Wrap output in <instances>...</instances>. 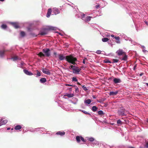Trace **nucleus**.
I'll list each match as a JSON object with an SVG mask.
<instances>
[{
	"label": "nucleus",
	"mask_w": 148,
	"mask_h": 148,
	"mask_svg": "<svg viewBox=\"0 0 148 148\" xmlns=\"http://www.w3.org/2000/svg\"><path fill=\"white\" fill-rule=\"evenodd\" d=\"M82 88L85 91H86L88 90L87 88L84 85H83L82 86Z\"/></svg>",
	"instance_id": "de8ad7c7"
},
{
	"label": "nucleus",
	"mask_w": 148,
	"mask_h": 148,
	"mask_svg": "<svg viewBox=\"0 0 148 148\" xmlns=\"http://www.w3.org/2000/svg\"><path fill=\"white\" fill-rule=\"evenodd\" d=\"M58 28L56 27L51 26H48L45 28H43L41 29L39 32V34L43 36L47 34L49 30H56Z\"/></svg>",
	"instance_id": "f03ea898"
},
{
	"label": "nucleus",
	"mask_w": 148,
	"mask_h": 148,
	"mask_svg": "<svg viewBox=\"0 0 148 148\" xmlns=\"http://www.w3.org/2000/svg\"><path fill=\"white\" fill-rule=\"evenodd\" d=\"M66 85L67 86H72V87H73V85H70V84H66Z\"/></svg>",
	"instance_id": "13d9d810"
},
{
	"label": "nucleus",
	"mask_w": 148,
	"mask_h": 148,
	"mask_svg": "<svg viewBox=\"0 0 148 148\" xmlns=\"http://www.w3.org/2000/svg\"><path fill=\"white\" fill-rule=\"evenodd\" d=\"M103 62L105 63H112L110 61L107 59L104 60L103 61Z\"/></svg>",
	"instance_id": "37998d69"
},
{
	"label": "nucleus",
	"mask_w": 148,
	"mask_h": 148,
	"mask_svg": "<svg viewBox=\"0 0 148 148\" xmlns=\"http://www.w3.org/2000/svg\"><path fill=\"white\" fill-rule=\"evenodd\" d=\"M40 133H41L42 132H46V130L45 128L43 127H40Z\"/></svg>",
	"instance_id": "ea45409f"
},
{
	"label": "nucleus",
	"mask_w": 148,
	"mask_h": 148,
	"mask_svg": "<svg viewBox=\"0 0 148 148\" xmlns=\"http://www.w3.org/2000/svg\"><path fill=\"white\" fill-rule=\"evenodd\" d=\"M42 51L44 53L45 56L49 57L51 55L50 51L49 48H45L42 50Z\"/></svg>",
	"instance_id": "39448f33"
},
{
	"label": "nucleus",
	"mask_w": 148,
	"mask_h": 148,
	"mask_svg": "<svg viewBox=\"0 0 148 148\" xmlns=\"http://www.w3.org/2000/svg\"><path fill=\"white\" fill-rule=\"evenodd\" d=\"M9 55H10L11 58H8L7 59L12 60L14 61H15L17 60H21V58H20L18 57L17 56H14L15 55L14 53H10Z\"/></svg>",
	"instance_id": "20e7f679"
},
{
	"label": "nucleus",
	"mask_w": 148,
	"mask_h": 148,
	"mask_svg": "<svg viewBox=\"0 0 148 148\" xmlns=\"http://www.w3.org/2000/svg\"><path fill=\"white\" fill-rule=\"evenodd\" d=\"M40 127H38L36 128L35 129V131L37 132V131H39L40 132Z\"/></svg>",
	"instance_id": "8fccbe9b"
},
{
	"label": "nucleus",
	"mask_w": 148,
	"mask_h": 148,
	"mask_svg": "<svg viewBox=\"0 0 148 148\" xmlns=\"http://www.w3.org/2000/svg\"><path fill=\"white\" fill-rule=\"evenodd\" d=\"M92 17L90 16H87L85 17L84 21H89L90 20Z\"/></svg>",
	"instance_id": "2f4dec72"
},
{
	"label": "nucleus",
	"mask_w": 148,
	"mask_h": 148,
	"mask_svg": "<svg viewBox=\"0 0 148 148\" xmlns=\"http://www.w3.org/2000/svg\"><path fill=\"white\" fill-rule=\"evenodd\" d=\"M128 40L129 41H131L132 42V44H133L132 43V39L130 38H128V39L126 40Z\"/></svg>",
	"instance_id": "4d7b16f0"
},
{
	"label": "nucleus",
	"mask_w": 148,
	"mask_h": 148,
	"mask_svg": "<svg viewBox=\"0 0 148 148\" xmlns=\"http://www.w3.org/2000/svg\"><path fill=\"white\" fill-rule=\"evenodd\" d=\"M23 71L27 75L30 76L33 75V73H32L27 69H24L23 70Z\"/></svg>",
	"instance_id": "9b49d317"
},
{
	"label": "nucleus",
	"mask_w": 148,
	"mask_h": 148,
	"mask_svg": "<svg viewBox=\"0 0 148 148\" xmlns=\"http://www.w3.org/2000/svg\"><path fill=\"white\" fill-rule=\"evenodd\" d=\"M11 24L16 29H17L19 27V26L16 23L12 22L11 23Z\"/></svg>",
	"instance_id": "5701e85b"
},
{
	"label": "nucleus",
	"mask_w": 148,
	"mask_h": 148,
	"mask_svg": "<svg viewBox=\"0 0 148 148\" xmlns=\"http://www.w3.org/2000/svg\"><path fill=\"white\" fill-rule=\"evenodd\" d=\"M116 53L119 56H120L123 55V54L125 53V52L123 51L122 49H119L118 50L116 51Z\"/></svg>",
	"instance_id": "4468645a"
},
{
	"label": "nucleus",
	"mask_w": 148,
	"mask_h": 148,
	"mask_svg": "<svg viewBox=\"0 0 148 148\" xmlns=\"http://www.w3.org/2000/svg\"><path fill=\"white\" fill-rule=\"evenodd\" d=\"M8 122L7 119H1L0 121V126L2 125H5Z\"/></svg>",
	"instance_id": "6e6552de"
},
{
	"label": "nucleus",
	"mask_w": 148,
	"mask_h": 148,
	"mask_svg": "<svg viewBox=\"0 0 148 148\" xmlns=\"http://www.w3.org/2000/svg\"><path fill=\"white\" fill-rule=\"evenodd\" d=\"M76 68H77V69H73V72L75 73H79L81 70L80 69H79L78 67H76Z\"/></svg>",
	"instance_id": "a211bd4d"
},
{
	"label": "nucleus",
	"mask_w": 148,
	"mask_h": 148,
	"mask_svg": "<svg viewBox=\"0 0 148 148\" xmlns=\"http://www.w3.org/2000/svg\"><path fill=\"white\" fill-rule=\"evenodd\" d=\"M101 51L100 50H97L96 51V53L97 54H100L101 53Z\"/></svg>",
	"instance_id": "603ef678"
},
{
	"label": "nucleus",
	"mask_w": 148,
	"mask_h": 148,
	"mask_svg": "<svg viewBox=\"0 0 148 148\" xmlns=\"http://www.w3.org/2000/svg\"><path fill=\"white\" fill-rule=\"evenodd\" d=\"M136 66H135L134 67H133V69L134 70H135L136 69Z\"/></svg>",
	"instance_id": "680f3d73"
},
{
	"label": "nucleus",
	"mask_w": 148,
	"mask_h": 148,
	"mask_svg": "<svg viewBox=\"0 0 148 148\" xmlns=\"http://www.w3.org/2000/svg\"><path fill=\"white\" fill-rule=\"evenodd\" d=\"M53 12L55 15H56L60 13V11L57 8H54L53 9Z\"/></svg>",
	"instance_id": "f3484780"
},
{
	"label": "nucleus",
	"mask_w": 148,
	"mask_h": 148,
	"mask_svg": "<svg viewBox=\"0 0 148 148\" xmlns=\"http://www.w3.org/2000/svg\"><path fill=\"white\" fill-rule=\"evenodd\" d=\"M22 127L21 125H18L15 126L14 127V129L16 130H20L22 128Z\"/></svg>",
	"instance_id": "c85d7f7f"
},
{
	"label": "nucleus",
	"mask_w": 148,
	"mask_h": 148,
	"mask_svg": "<svg viewBox=\"0 0 148 148\" xmlns=\"http://www.w3.org/2000/svg\"><path fill=\"white\" fill-rule=\"evenodd\" d=\"M143 145L144 147L146 148H148V139L145 140V143Z\"/></svg>",
	"instance_id": "b1692460"
},
{
	"label": "nucleus",
	"mask_w": 148,
	"mask_h": 148,
	"mask_svg": "<svg viewBox=\"0 0 148 148\" xmlns=\"http://www.w3.org/2000/svg\"><path fill=\"white\" fill-rule=\"evenodd\" d=\"M82 63L84 64H85V60H83V62H82Z\"/></svg>",
	"instance_id": "774afa93"
},
{
	"label": "nucleus",
	"mask_w": 148,
	"mask_h": 148,
	"mask_svg": "<svg viewBox=\"0 0 148 148\" xmlns=\"http://www.w3.org/2000/svg\"><path fill=\"white\" fill-rule=\"evenodd\" d=\"M28 130L31 132H34L35 131V129H29Z\"/></svg>",
	"instance_id": "3c124183"
},
{
	"label": "nucleus",
	"mask_w": 148,
	"mask_h": 148,
	"mask_svg": "<svg viewBox=\"0 0 148 148\" xmlns=\"http://www.w3.org/2000/svg\"><path fill=\"white\" fill-rule=\"evenodd\" d=\"M145 23L147 25H148V22H147V21H145Z\"/></svg>",
	"instance_id": "0e129e2a"
},
{
	"label": "nucleus",
	"mask_w": 148,
	"mask_h": 148,
	"mask_svg": "<svg viewBox=\"0 0 148 148\" xmlns=\"http://www.w3.org/2000/svg\"><path fill=\"white\" fill-rule=\"evenodd\" d=\"M25 63L23 62L22 61L20 62H18L17 65V66L18 67L23 69V67L25 65Z\"/></svg>",
	"instance_id": "1a4fd4ad"
},
{
	"label": "nucleus",
	"mask_w": 148,
	"mask_h": 148,
	"mask_svg": "<svg viewBox=\"0 0 148 148\" xmlns=\"http://www.w3.org/2000/svg\"><path fill=\"white\" fill-rule=\"evenodd\" d=\"M91 102V100L90 99H88L87 100H85L84 101V103H86L87 105H89L90 103Z\"/></svg>",
	"instance_id": "bb28decb"
},
{
	"label": "nucleus",
	"mask_w": 148,
	"mask_h": 148,
	"mask_svg": "<svg viewBox=\"0 0 148 148\" xmlns=\"http://www.w3.org/2000/svg\"><path fill=\"white\" fill-rule=\"evenodd\" d=\"M73 87H74L75 89H76V88H78L77 86L75 85H73Z\"/></svg>",
	"instance_id": "e2e57ef3"
},
{
	"label": "nucleus",
	"mask_w": 148,
	"mask_h": 148,
	"mask_svg": "<svg viewBox=\"0 0 148 148\" xmlns=\"http://www.w3.org/2000/svg\"><path fill=\"white\" fill-rule=\"evenodd\" d=\"M103 146L104 148H111V146L108 145L105 143H103L101 144V145Z\"/></svg>",
	"instance_id": "6ab92c4d"
},
{
	"label": "nucleus",
	"mask_w": 148,
	"mask_h": 148,
	"mask_svg": "<svg viewBox=\"0 0 148 148\" xmlns=\"http://www.w3.org/2000/svg\"><path fill=\"white\" fill-rule=\"evenodd\" d=\"M97 101L98 102H99V103H101L102 102V101H99V100H97Z\"/></svg>",
	"instance_id": "338daca9"
},
{
	"label": "nucleus",
	"mask_w": 148,
	"mask_h": 148,
	"mask_svg": "<svg viewBox=\"0 0 148 148\" xmlns=\"http://www.w3.org/2000/svg\"><path fill=\"white\" fill-rule=\"evenodd\" d=\"M98 109V108L96 106H94L92 107L91 110L93 112H95Z\"/></svg>",
	"instance_id": "7c9ffc66"
},
{
	"label": "nucleus",
	"mask_w": 148,
	"mask_h": 148,
	"mask_svg": "<svg viewBox=\"0 0 148 148\" xmlns=\"http://www.w3.org/2000/svg\"><path fill=\"white\" fill-rule=\"evenodd\" d=\"M87 140L88 141H89L90 142H92L93 141H94L95 139L92 137H87Z\"/></svg>",
	"instance_id": "cd10ccee"
},
{
	"label": "nucleus",
	"mask_w": 148,
	"mask_h": 148,
	"mask_svg": "<svg viewBox=\"0 0 148 148\" xmlns=\"http://www.w3.org/2000/svg\"><path fill=\"white\" fill-rule=\"evenodd\" d=\"M53 55L55 56V57L56 58H57L58 56V55H57V53L56 52H54L53 53Z\"/></svg>",
	"instance_id": "864d4df0"
},
{
	"label": "nucleus",
	"mask_w": 148,
	"mask_h": 148,
	"mask_svg": "<svg viewBox=\"0 0 148 148\" xmlns=\"http://www.w3.org/2000/svg\"><path fill=\"white\" fill-rule=\"evenodd\" d=\"M127 58V56L125 54L123 57L121 59L122 60L126 61Z\"/></svg>",
	"instance_id": "e433bc0d"
},
{
	"label": "nucleus",
	"mask_w": 148,
	"mask_h": 148,
	"mask_svg": "<svg viewBox=\"0 0 148 148\" xmlns=\"http://www.w3.org/2000/svg\"><path fill=\"white\" fill-rule=\"evenodd\" d=\"M56 32L58 33V34L59 35H60L61 36H63V35L62 34H61V33H60V32Z\"/></svg>",
	"instance_id": "bf43d9fd"
},
{
	"label": "nucleus",
	"mask_w": 148,
	"mask_h": 148,
	"mask_svg": "<svg viewBox=\"0 0 148 148\" xmlns=\"http://www.w3.org/2000/svg\"><path fill=\"white\" fill-rule=\"evenodd\" d=\"M97 112L98 114L100 115L101 117L104 116L105 114L103 111L101 110Z\"/></svg>",
	"instance_id": "412c9836"
},
{
	"label": "nucleus",
	"mask_w": 148,
	"mask_h": 148,
	"mask_svg": "<svg viewBox=\"0 0 148 148\" xmlns=\"http://www.w3.org/2000/svg\"><path fill=\"white\" fill-rule=\"evenodd\" d=\"M75 67V66L71 65L69 66V68L71 69H72L73 70V69H75L74 68Z\"/></svg>",
	"instance_id": "5fc2aeb1"
},
{
	"label": "nucleus",
	"mask_w": 148,
	"mask_h": 148,
	"mask_svg": "<svg viewBox=\"0 0 148 148\" xmlns=\"http://www.w3.org/2000/svg\"><path fill=\"white\" fill-rule=\"evenodd\" d=\"M92 98L93 99H95L96 98V97H95V95H93L92 96Z\"/></svg>",
	"instance_id": "69168bd1"
},
{
	"label": "nucleus",
	"mask_w": 148,
	"mask_h": 148,
	"mask_svg": "<svg viewBox=\"0 0 148 148\" xmlns=\"http://www.w3.org/2000/svg\"><path fill=\"white\" fill-rule=\"evenodd\" d=\"M114 38L115 39L117 40V41H116V42L117 43H120V38L118 36H115L114 37Z\"/></svg>",
	"instance_id": "72a5a7b5"
},
{
	"label": "nucleus",
	"mask_w": 148,
	"mask_h": 148,
	"mask_svg": "<svg viewBox=\"0 0 148 148\" xmlns=\"http://www.w3.org/2000/svg\"><path fill=\"white\" fill-rule=\"evenodd\" d=\"M75 92L76 93H78L79 92V90L78 88H77L75 89Z\"/></svg>",
	"instance_id": "6e6d98bb"
},
{
	"label": "nucleus",
	"mask_w": 148,
	"mask_h": 148,
	"mask_svg": "<svg viewBox=\"0 0 148 148\" xmlns=\"http://www.w3.org/2000/svg\"><path fill=\"white\" fill-rule=\"evenodd\" d=\"M30 35L31 36V37L33 38L36 37L37 36V35L36 34L34 33H31L30 34Z\"/></svg>",
	"instance_id": "473e14b6"
},
{
	"label": "nucleus",
	"mask_w": 148,
	"mask_h": 148,
	"mask_svg": "<svg viewBox=\"0 0 148 148\" xmlns=\"http://www.w3.org/2000/svg\"><path fill=\"white\" fill-rule=\"evenodd\" d=\"M47 81L45 77L41 78L40 80V82L41 83H43Z\"/></svg>",
	"instance_id": "393cba45"
},
{
	"label": "nucleus",
	"mask_w": 148,
	"mask_h": 148,
	"mask_svg": "<svg viewBox=\"0 0 148 148\" xmlns=\"http://www.w3.org/2000/svg\"><path fill=\"white\" fill-rule=\"evenodd\" d=\"M79 111H81L83 112L85 114H88L89 115H91V114L90 113L84 110H79Z\"/></svg>",
	"instance_id": "f704fd0d"
},
{
	"label": "nucleus",
	"mask_w": 148,
	"mask_h": 148,
	"mask_svg": "<svg viewBox=\"0 0 148 148\" xmlns=\"http://www.w3.org/2000/svg\"><path fill=\"white\" fill-rule=\"evenodd\" d=\"M89 115L90 116L91 118L93 120H94V121H96V120H97V117H95L94 116H93L91 114V115Z\"/></svg>",
	"instance_id": "58836bf2"
},
{
	"label": "nucleus",
	"mask_w": 148,
	"mask_h": 148,
	"mask_svg": "<svg viewBox=\"0 0 148 148\" xmlns=\"http://www.w3.org/2000/svg\"><path fill=\"white\" fill-rule=\"evenodd\" d=\"M58 56L60 60H65L69 63L72 64H75V62L77 60V58L71 55L65 56L63 54H58Z\"/></svg>",
	"instance_id": "f257e3e1"
},
{
	"label": "nucleus",
	"mask_w": 148,
	"mask_h": 148,
	"mask_svg": "<svg viewBox=\"0 0 148 148\" xmlns=\"http://www.w3.org/2000/svg\"><path fill=\"white\" fill-rule=\"evenodd\" d=\"M118 92V91H116L115 92L111 91L110 92L109 95L110 96L115 95L117 94Z\"/></svg>",
	"instance_id": "4be33fe9"
},
{
	"label": "nucleus",
	"mask_w": 148,
	"mask_h": 148,
	"mask_svg": "<svg viewBox=\"0 0 148 148\" xmlns=\"http://www.w3.org/2000/svg\"><path fill=\"white\" fill-rule=\"evenodd\" d=\"M51 12L52 10L50 8H49L48 9L46 15V16L47 17L49 18L50 17L51 14Z\"/></svg>",
	"instance_id": "aec40b11"
},
{
	"label": "nucleus",
	"mask_w": 148,
	"mask_h": 148,
	"mask_svg": "<svg viewBox=\"0 0 148 148\" xmlns=\"http://www.w3.org/2000/svg\"><path fill=\"white\" fill-rule=\"evenodd\" d=\"M42 72L45 74H46L47 75H50L51 74V73L49 71V70L46 68L45 69H43L42 70Z\"/></svg>",
	"instance_id": "9d476101"
},
{
	"label": "nucleus",
	"mask_w": 148,
	"mask_h": 148,
	"mask_svg": "<svg viewBox=\"0 0 148 148\" xmlns=\"http://www.w3.org/2000/svg\"><path fill=\"white\" fill-rule=\"evenodd\" d=\"M72 81L73 82L74 81L76 82H77L78 80L77 79L76 77H73L72 78Z\"/></svg>",
	"instance_id": "a18cd8bd"
},
{
	"label": "nucleus",
	"mask_w": 148,
	"mask_h": 148,
	"mask_svg": "<svg viewBox=\"0 0 148 148\" xmlns=\"http://www.w3.org/2000/svg\"><path fill=\"white\" fill-rule=\"evenodd\" d=\"M144 74V73H141L140 74V76H141Z\"/></svg>",
	"instance_id": "052dcab7"
},
{
	"label": "nucleus",
	"mask_w": 148,
	"mask_h": 148,
	"mask_svg": "<svg viewBox=\"0 0 148 148\" xmlns=\"http://www.w3.org/2000/svg\"><path fill=\"white\" fill-rule=\"evenodd\" d=\"M125 109L123 107H121L118 110L117 113L119 116H126V114L125 113Z\"/></svg>",
	"instance_id": "7ed1b4c3"
},
{
	"label": "nucleus",
	"mask_w": 148,
	"mask_h": 148,
	"mask_svg": "<svg viewBox=\"0 0 148 148\" xmlns=\"http://www.w3.org/2000/svg\"><path fill=\"white\" fill-rule=\"evenodd\" d=\"M41 75V74L40 72L38 71H37V74H36V77H38Z\"/></svg>",
	"instance_id": "c03bdc74"
},
{
	"label": "nucleus",
	"mask_w": 148,
	"mask_h": 148,
	"mask_svg": "<svg viewBox=\"0 0 148 148\" xmlns=\"http://www.w3.org/2000/svg\"><path fill=\"white\" fill-rule=\"evenodd\" d=\"M85 14L83 13L82 12H79L77 14H76V16L78 18H80L84 20L85 18Z\"/></svg>",
	"instance_id": "423d86ee"
},
{
	"label": "nucleus",
	"mask_w": 148,
	"mask_h": 148,
	"mask_svg": "<svg viewBox=\"0 0 148 148\" xmlns=\"http://www.w3.org/2000/svg\"><path fill=\"white\" fill-rule=\"evenodd\" d=\"M99 145V143L98 141H97L96 140H95L91 144V145L94 147V145Z\"/></svg>",
	"instance_id": "2eb2a0df"
},
{
	"label": "nucleus",
	"mask_w": 148,
	"mask_h": 148,
	"mask_svg": "<svg viewBox=\"0 0 148 148\" xmlns=\"http://www.w3.org/2000/svg\"><path fill=\"white\" fill-rule=\"evenodd\" d=\"M109 39L107 38H104L102 39V40L103 42H105L109 40Z\"/></svg>",
	"instance_id": "c9c22d12"
},
{
	"label": "nucleus",
	"mask_w": 148,
	"mask_h": 148,
	"mask_svg": "<svg viewBox=\"0 0 148 148\" xmlns=\"http://www.w3.org/2000/svg\"><path fill=\"white\" fill-rule=\"evenodd\" d=\"M73 100H74V101H75V102H73V103L75 104H76L77 103V102L78 101L76 97H73Z\"/></svg>",
	"instance_id": "a19ab883"
},
{
	"label": "nucleus",
	"mask_w": 148,
	"mask_h": 148,
	"mask_svg": "<svg viewBox=\"0 0 148 148\" xmlns=\"http://www.w3.org/2000/svg\"><path fill=\"white\" fill-rule=\"evenodd\" d=\"M65 96L71 98L73 97L74 96V94H73L66 93Z\"/></svg>",
	"instance_id": "c756f323"
},
{
	"label": "nucleus",
	"mask_w": 148,
	"mask_h": 148,
	"mask_svg": "<svg viewBox=\"0 0 148 148\" xmlns=\"http://www.w3.org/2000/svg\"><path fill=\"white\" fill-rule=\"evenodd\" d=\"M76 139L78 143H79L81 140L83 142H85L86 141L84 138L81 136H77L76 137Z\"/></svg>",
	"instance_id": "0eeeda50"
},
{
	"label": "nucleus",
	"mask_w": 148,
	"mask_h": 148,
	"mask_svg": "<svg viewBox=\"0 0 148 148\" xmlns=\"http://www.w3.org/2000/svg\"><path fill=\"white\" fill-rule=\"evenodd\" d=\"M7 27V26L5 24H3L0 26L1 28L3 29H5Z\"/></svg>",
	"instance_id": "a878e982"
},
{
	"label": "nucleus",
	"mask_w": 148,
	"mask_h": 148,
	"mask_svg": "<svg viewBox=\"0 0 148 148\" xmlns=\"http://www.w3.org/2000/svg\"><path fill=\"white\" fill-rule=\"evenodd\" d=\"M25 33L23 31H21L20 33V35L22 37H24L25 35Z\"/></svg>",
	"instance_id": "79ce46f5"
},
{
	"label": "nucleus",
	"mask_w": 148,
	"mask_h": 148,
	"mask_svg": "<svg viewBox=\"0 0 148 148\" xmlns=\"http://www.w3.org/2000/svg\"><path fill=\"white\" fill-rule=\"evenodd\" d=\"M113 81L116 84L120 83L121 82L120 79L117 78H114Z\"/></svg>",
	"instance_id": "f8f14e48"
},
{
	"label": "nucleus",
	"mask_w": 148,
	"mask_h": 148,
	"mask_svg": "<svg viewBox=\"0 0 148 148\" xmlns=\"http://www.w3.org/2000/svg\"><path fill=\"white\" fill-rule=\"evenodd\" d=\"M38 55L41 57H45V55H44V53H43L42 52H40L38 54Z\"/></svg>",
	"instance_id": "4c0bfd02"
},
{
	"label": "nucleus",
	"mask_w": 148,
	"mask_h": 148,
	"mask_svg": "<svg viewBox=\"0 0 148 148\" xmlns=\"http://www.w3.org/2000/svg\"><path fill=\"white\" fill-rule=\"evenodd\" d=\"M112 61L113 62V63H117L119 61V60L117 59H113L112 60Z\"/></svg>",
	"instance_id": "09e8293b"
},
{
	"label": "nucleus",
	"mask_w": 148,
	"mask_h": 148,
	"mask_svg": "<svg viewBox=\"0 0 148 148\" xmlns=\"http://www.w3.org/2000/svg\"><path fill=\"white\" fill-rule=\"evenodd\" d=\"M5 52L6 50H5L0 49V58H3Z\"/></svg>",
	"instance_id": "ddd939ff"
},
{
	"label": "nucleus",
	"mask_w": 148,
	"mask_h": 148,
	"mask_svg": "<svg viewBox=\"0 0 148 148\" xmlns=\"http://www.w3.org/2000/svg\"><path fill=\"white\" fill-rule=\"evenodd\" d=\"M117 124L121 125L122 123L120 119H119L117 121Z\"/></svg>",
	"instance_id": "49530a36"
},
{
	"label": "nucleus",
	"mask_w": 148,
	"mask_h": 148,
	"mask_svg": "<svg viewBox=\"0 0 148 148\" xmlns=\"http://www.w3.org/2000/svg\"><path fill=\"white\" fill-rule=\"evenodd\" d=\"M56 134L57 135H60L61 136H63L65 134V132L63 131H59L57 132Z\"/></svg>",
	"instance_id": "dca6fc26"
}]
</instances>
